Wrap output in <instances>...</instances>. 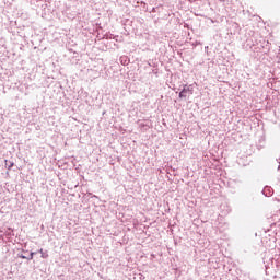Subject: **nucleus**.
<instances>
[{"label":"nucleus","instance_id":"f257e3e1","mask_svg":"<svg viewBox=\"0 0 280 280\" xmlns=\"http://www.w3.org/2000/svg\"><path fill=\"white\" fill-rule=\"evenodd\" d=\"M188 95H194V86L185 85L184 89L179 92V97H187Z\"/></svg>","mask_w":280,"mask_h":280},{"label":"nucleus","instance_id":"f03ea898","mask_svg":"<svg viewBox=\"0 0 280 280\" xmlns=\"http://www.w3.org/2000/svg\"><path fill=\"white\" fill-rule=\"evenodd\" d=\"M31 259H34V253H31Z\"/></svg>","mask_w":280,"mask_h":280},{"label":"nucleus","instance_id":"7ed1b4c3","mask_svg":"<svg viewBox=\"0 0 280 280\" xmlns=\"http://www.w3.org/2000/svg\"><path fill=\"white\" fill-rule=\"evenodd\" d=\"M22 259H25V256H21Z\"/></svg>","mask_w":280,"mask_h":280}]
</instances>
